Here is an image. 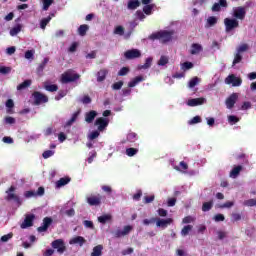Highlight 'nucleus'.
<instances>
[{
	"label": "nucleus",
	"instance_id": "nucleus-49",
	"mask_svg": "<svg viewBox=\"0 0 256 256\" xmlns=\"http://www.w3.org/2000/svg\"><path fill=\"white\" fill-rule=\"evenodd\" d=\"M124 85V82L123 81H118V82H115L114 84H112V89L114 91H119Z\"/></svg>",
	"mask_w": 256,
	"mask_h": 256
},
{
	"label": "nucleus",
	"instance_id": "nucleus-14",
	"mask_svg": "<svg viewBox=\"0 0 256 256\" xmlns=\"http://www.w3.org/2000/svg\"><path fill=\"white\" fill-rule=\"evenodd\" d=\"M125 59H139L141 57V51L139 49H131L124 53Z\"/></svg>",
	"mask_w": 256,
	"mask_h": 256
},
{
	"label": "nucleus",
	"instance_id": "nucleus-9",
	"mask_svg": "<svg viewBox=\"0 0 256 256\" xmlns=\"http://www.w3.org/2000/svg\"><path fill=\"white\" fill-rule=\"evenodd\" d=\"M53 224V218L45 217L43 219L42 225L37 228L38 233H45L49 227Z\"/></svg>",
	"mask_w": 256,
	"mask_h": 256
},
{
	"label": "nucleus",
	"instance_id": "nucleus-55",
	"mask_svg": "<svg viewBox=\"0 0 256 256\" xmlns=\"http://www.w3.org/2000/svg\"><path fill=\"white\" fill-rule=\"evenodd\" d=\"M66 95H67V92L65 90H60L58 94L55 96V100L61 101V99H63V97H65Z\"/></svg>",
	"mask_w": 256,
	"mask_h": 256
},
{
	"label": "nucleus",
	"instance_id": "nucleus-57",
	"mask_svg": "<svg viewBox=\"0 0 256 256\" xmlns=\"http://www.w3.org/2000/svg\"><path fill=\"white\" fill-rule=\"evenodd\" d=\"M249 50V45L247 44H241L238 49H237V53H245V51Z\"/></svg>",
	"mask_w": 256,
	"mask_h": 256
},
{
	"label": "nucleus",
	"instance_id": "nucleus-4",
	"mask_svg": "<svg viewBox=\"0 0 256 256\" xmlns=\"http://www.w3.org/2000/svg\"><path fill=\"white\" fill-rule=\"evenodd\" d=\"M32 97L34 99V105H41L42 103H49V97H47V95H45L39 91L33 92Z\"/></svg>",
	"mask_w": 256,
	"mask_h": 256
},
{
	"label": "nucleus",
	"instance_id": "nucleus-39",
	"mask_svg": "<svg viewBox=\"0 0 256 256\" xmlns=\"http://www.w3.org/2000/svg\"><path fill=\"white\" fill-rule=\"evenodd\" d=\"M137 153H139V149H137V148H127L126 149V155L128 157H135V155H137Z\"/></svg>",
	"mask_w": 256,
	"mask_h": 256
},
{
	"label": "nucleus",
	"instance_id": "nucleus-12",
	"mask_svg": "<svg viewBox=\"0 0 256 256\" xmlns=\"http://www.w3.org/2000/svg\"><path fill=\"white\" fill-rule=\"evenodd\" d=\"M101 199H102L101 194L91 195V196L87 197V203L91 207H97V206L101 205Z\"/></svg>",
	"mask_w": 256,
	"mask_h": 256
},
{
	"label": "nucleus",
	"instance_id": "nucleus-51",
	"mask_svg": "<svg viewBox=\"0 0 256 256\" xmlns=\"http://www.w3.org/2000/svg\"><path fill=\"white\" fill-rule=\"evenodd\" d=\"M99 130H95V131H92L89 136H88V139H90V141H93L95 139H97V137H99L100 133Z\"/></svg>",
	"mask_w": 256,
	"mask_h": 256
},
{
	"label": "nucleus",
	"instance_id": "nucleus-23",
	"mask_svg": "<svg viewBox=\"0 0 256 256\" xmlns=\"http://www.w3.org/2000/svg\"><path fill=\"white\" fill-rule=\"evenodd\" d=\"M95 117H97V111L91 110L90 112L86 113L85 121L86 123H93L95 121Z\"/></svg>",
	"mask_w": 256,
	"mask_h": 256
},
{
	"label": "nucleus",
	"instance_id": "nucleus-3",
	"mask_svg": "<svg viewBox=\"0 0 256 256\" xmlns=\"http://www.w3.org/2000/svg\"><path fill=\"white\" fill-rule=\"evenodd\" d=\"M224 25L226 33H231L233 29H237V27H239V21L235 18H225Z\"/></svg>",
	"mask_w": 256,
	"mask_h": 256
},
{
	"label": "nucleus",
	"instance_id": "nucleus-44",
	"mask_svg": "<svg viewBox=\"0 0 256 256\" xmlns=\"http://www.w3.org/2000/svg\"><path fill=\"white\" fill-rule=\"evenodd\" d=\"M241 61H243V56L241 55V53L237 52L232 62V65H237L238 63H241Z\"/></svg>",
	"mask_w": 256,
	"mask_h": 256
},
{
	"label": "nucleus",
	"instance_id": "nucleus-28",
	"mask_svg": "<svg viewBox=\"0 0 256 256\" xmlns=\"http://www.w3.org/2000/svg\"><path fill=\"white\" fill-rule=\"evenodd\" d=\"M215 25H217V17L215 16L208 17L205 28L209 29V27H215Z\"/></svg>",
	"mask_w": 256,
	"mask_h": 256
},
{
	"label": "nucleus",
	"instance_id": "nucleus-24",
	"mask_svg": "<svg viewBox=\"0 0 256 256\" xmlns=\"http://www.w3.org/2000/svg\"><path fill=\"white\" fill-rule=\"evenodd\" d=\"M69 183H71V178L63 177L56 182V187L60 189V187H65V185H68Z\"/></svg>",
	"mask_w": 256,
	"mask_h": 256
},
{
	"label": "nucleus",
	"instance_id": "nucleus-61",
	"mask_svg": "<svg viewBox=\"0 0 256 256\" xmlns=\"http://www.w3.org/2000/svg\"><path fill=\"white\" fill-rule=\"evenodd\" d=\"M0 73L2 75H7L8 73H11V67L1 66L0 67Z\"/></svg>",
	"mask_w": 256,
	"mask_h": 256
},
{
	"label": "nucleus",
	"instance_id": "nucleus-7",
	"mask_svg": "<svg viewBox=\"0 0 256 256\" xmlns=\"http://www.w3.org/2000/svg\"><path fill=\"white\" fill-rule=\"evenodd\" d=\"M246 15L247 10L243 6H238L233 10V17H235V19H239L240 21H243Z\"/></svg>",
	"mask_w": 256,
	"mask_h": 256
},
{
	"label": "nucleus",
	"instance_id": "nucleus-59",
	"mask_svg": "<svg viewBox=\"0 0 256 256\" xmlns=\"http://www.w3.org/2000/svg\"><path fill=\"white\" fill-rule=\"evenodd\" d=\"M83 225H84V227H86V229H94L95 228L93 221L84 220Z\"/></svg>",
	"mask_w": 256,
	"mask_h": 256
},
{
	"label": "nucleus",
	"instance_id": "nucleus-33",
	"mask_svg": "<svg viewBox=\"0 0 256 256\" xmlns=\"http://www.w3.org/2000/svg\"><path fill=\"white\" fill-rule=\"evenodd\" d=\"M44 89L50 93H55V91H59V86L56 84H45Z\"/></svg>",
	"mask_w": 256,
	"mask_h": 256
},
{
	"label": "nucleus",
	"instance_id": "nucleus-10",
	"mask_svg": "<svg viewBox=\"0 0 256 256\" xmlns=\"http://www.w3.org/2000/svg\"><path fill=\"white\" fill-rule=\"evenodd\" d=\"M43 195H45V188L44 187H39L37 192L33 191V190H29L26 191L24 193V197H26V199H29L31 197H43Z\"/></svg>",
	"mask_w": 256,
	"mask_h": 256
},
{
	"label": "nucleus",
	"instance_id": "nucleus-52",
	"mask_svg": "<svg viewBox=\"0 0 256 256\" xmlns=\"http://www.w3.org/2000/svg\"><path fill=\"white\" fill-rule=\"evenodd\" d=\"M4 123H6V125H15L16 120L11 116H6L4 119Z\"/></svg>",
	"mask_w": 256,
	"mask_h": 256
},
{
	"label": "nucleus",
	"instance_id": "nucleus-21",
	"mask_svg": "<svg viewBox=\"0 0 256 256\" xmlns=\"http://www.w3.org/2000/svg\"><path fill=\"white\" fill-rule=\"evenodd\" d=\"M84 243L85 238L83 236H76L70 240V245H80V247H83Z\"/></svg>",
	"mask_w": 256,
	"mask_h": 256
},
{
	"label": "nucleus",
	"instance_id": "nucleus-6",
	"mask_svg": "<svg viewBox=\"0 0 256 256\" xmlns=\"http://www.w3.org/2000/svg\"><path fill=\"white\" fill-rule=\"evenodd\" d=\"M79 74H71L69 72H64L61 75V83H73L79 79Z\"/></svg>",
	"mask_w": 256,
	"mask_h": 256
},
{
	"label": "nucleus",
	"instance_id": "nucleus-48",
	"mask_svg": "<svg viewBox=\"0 0 256 256\" xmlns=\"http://www.w3.org/2000/svg\"><path fill=\"white\" fill-rule=\"evenodd\" d=\"M228 122L230 123V125H235V123H239V117L235 115H230L228 116Z\"/></svg>",
	"mask_w": 256,
	"mask_h": 256
},
{
	"label": "nucleus",
	"instance_id": "nucleus-53",
	"mask_svg": "<svg viewBox=\"0 0 256 256\" xmlns=\"http://www.w3.org/2000/svg\"><path fill=\"white\" fill-rule=\"evenodd\" d=\"M202 119L201 116H195L191 120H189L190 125H197V123H201Z\"/></svg>",
	"mask_w": 256,
	"mask_h": 256
},
{
	"label": "nucleus",
	"instance_id": "nucleus-42",
	"mask_svg": "<svg viewBox=\"0 0 256 256\" xmlns=\"http://www.w3.org/2000/svg\"><path fill=\"white\" fill-rule=\"evenodd\" d=\"M167 63H169V58L167 56H161L157 64L160 67H165V65H167Z\"/></svg>",
	"mask_w": 256,
	"mask_h": 256
},
{
	"label": "nucleus",
	"instance_id": "nucleus-26",
	"mask_svg": "<svg viewBox=\"0 0 256 256\" xmlns=\"http://www.w3.org/2000/svg\"><path fill=\"white\" fill-rule=\"evenodd\" d=\"M47 63H49V58H44L43 62H41L36 70L37 75H43V71L45 67H47Z\"/></svg>",
	"mask_w": 256,
	"mask_h": 256
},
{
	"label": "nucleus",
	"instance_id": "nucleus-64",
	"mask_svg": "<svg viewBox=\"0 0 256 256\" xmlns=\"http://www.w3.org/2000/svg\"><path fill=\"white\" fill-rule=\"evenodd\" d=\"M231 221L233 223H235L237 221H241V214H239V213H232Z\"/></svg>",
	"mask_w": 256,
	"mask_h": 256
},
{
	"label": "nucleus",
	"instance_id": "nucleus-31",
	"mask_svg": "<svg viewBox=\"0 0 256 256\" xmlns=\"http://www.w3.org/2000/svg\"><path fill=\"white\" fill-rule=\"evenodd\" d=\"M152 64H153V58L148 57L143 65L138 66V69L139 71H141L142 69H149Z\"/></svg>",
	"mask_w": 256,
	"mask_h": 256
},
{
	"label": "nucleus",
	"instance_id": "nucleus-2",
	"mask_svg": "<svg viewBox=\"0 0 256 256\" xmlns=\"http://www.w3.org/2000/svg\"><path fill=\"white\" fill-rule=\"evenodd\" d=\"M15 191V186H11L7 191V196L5 197L6 201H15V203H17L18 206L22 205V201L21 198L14 193Z\"/></svg>",
	"mask_w": 256,
	"mask_h": 256
},
{
	"label": "nucleus",
	"instance_id": "nucleus-27",
	"mask_svg": "<svg viewBox=\"0 0 256 256\" xmlns=\"http://www.w3.org/2000/svg\"><path fill=\"white\" fill-rule=\"evenodd\" d=\"M53 17H55V14H51L46 18H43L40 21V29H45L47 27V25H49V23L51 22V19H53Z\"/></svg>",
	"mask_w": 256,
	"mask_h": 256
},
{
	"label": "nucleus",
	"instance_id": "nucleus-11",
	"mask_svg": "<svg viewBox=\"0 0 256 256\" xmlns=\"http://www.w3.org/2000/svg\"><path fill=\"white\" fill-rule=\"evenodd\" d=\"M53 249H57L58 253L63 254L67 247L65 246V242L61 239L54 240L52 242Z\"/></svg>",
	"mask_w": 256,
	"mask_h": 256
},
{
	"label": "nucleus",
	"instance_id": "nucleus-46",
	"mask_svg": "<svg viewBox=\"0 0 256 256\" xmlns=\"http://www.w3.org/2000/svg\"><path fill=\"white\" fill-rule=\"evenodd\" d=\"M98 221L99 223H102L103 225H105L107 221H111V217L109 215H102L98 217Z\"/></svg>",
	"mask_w": 256,
	"mask_h": 256
},
{
	"label": "nucleus",
	"instance_id": "nucleus-60",
	"mask_svg": "<svg viewBox=\"0 0 256 256\" xmlns=\"http://www.w3.org/2000/svg\"><path fill=\"white\" fill-rule=\"evenodd\" d=\"M79 47L78 42H73L71 46L68 48L69 53H75L77 51V48Z\"/></svg>",
	"mask_w": 256,
	"mask_h": 256
},
{
	"label": "nucleus",
	"instance_id": "nucleus-16",
	"mask_svg": "<svg viewBox=\"0 0 256 256\" xmlns=\"http://www.w3.org/2000/svg\"><path fill=\"white\" fill-rule=\"evenodd\" d=\"M237 99H239V95L237 93L231 94L226 99V107H227V109H233V107H235V104L237 103Z\"/></svg>",
	"mask_w": 256,
	"mask_h": 256
},
{
	"label": "nucleus",
	"instance_id": "nucleus-1",
	"mask_svg": "<svg viewBox=\"0 0 256 256\" xmlns=\"http://www.w3.org/2000/svg\"><path fill=\"white\" fill-rule=\"evenodd\" d=\"M149 39H151V41H155V39H158V41H160L161 43H169V41L173 39V31H167V30L158 31V32L152 33L149 36Z\"/></svg>",
	"mask_w": 256,
	"mask_h": 256
},
{
	"label": "nucleus",
	"instance_id": "nucleus-17",
	"mask_svg": "<svg viewBox=\"0 0 256 256\" xmlns=\"http://www.w3.org/2000/svg\"><path fill=\"white\" fill-rule=\"evenodd\" d=\"M205 101H207L205 98L200 97V98H192L189 99L187 102V105L189 107H197L199 105H203L205 103Z\"/></svg>",
	"mask_w": 256,
	"mask_h": 256
},
{
	"label": "nucleus",
	"instance_id": "nucleus-37",
	"mask_svg": "<svg viewBox=\"0 0 256 256\" xmlns=\"http://www.w3.org/2000/svg\"><path fill=\"white\" fill-rule=\"evenodd\" d=\"M199 81H201L199 77L197 76L193 77L188 83L189 89H193V87H196V85H199Z\"/></svg>",
	"mask_w": 256,
	"mask_h": 256
},
{
	"label": "nucleus",
	"instance_id": "nucleus-30",
	"mask_svg": "<svg viewBox=\"0 0 256 256\" xmlns=\"http://www.w3.org/2000/svg\"><path fill=\"white\" fill-rule=\"evenodd\" d=\"M103 255V245L99 244L93 248L91 256H101Z\"/></svg>",
	"mask_w": 256,
	"mask_h": 256
},
{
	"label": "nucleus",
	"instance_id": "nucleus-25",
	"mask_svg": "<svg viewBox=\"0 0 256 256\" xmlns=\"http://www.w3.org/2000/svg\"><path fill=\"white\" fill-rule=\"evenodd\" d=\"M145 81L143 76H136L133 80L128 83V87L133 88L139 85V83Z\"/></svg>",
	"mask_w": 256,
	"mask_h": 256
},
{
	"label": "nucleus",
	"instance_id": "nucleus-35",
	"mask_svg": "<svg viewBox=\"0 0 256 256\" xmlns=\"http://www.w3.org/2000/svg\"><path fill=\"white\" fill-rule=\"evenodd\" d=\"M140 5H141V2H139V0H130L128 2V9L135 10Z\"/></svg>",
	"mask_w": 256,
	"mask_h": 256
},
{
	"label": "nucleus",
	"instance_id": "nucleus-62",
	"mask_svg": "<svg viewBox=\"0 0 256 256\" xmlns=\"http://www.w3.org/2000/svg\"><path fill=\"white\" fill-rule=\"evenodd\" d=\"M35 55V50H27L25 52V59H33Z\"/></svg>",
	"mask_w": 256,
	"mask_h": 256
},
{
	"label": "nucleus",
	"instance_id": "nucleus-41",
	"mask_svg": "<svg viewBox=\"0 0 256 256\" xmlns=\"http://www.w3.org/2000/svg\"><path fill=\"white\" fill-rule=\"evenodd\" d=\"M233 205H235V202L233 201H227L224 204H220L218 205L219 209H231V207H233Z\"/></svg>",
	"mask_w": 256,
	"mask_h": 256
},
{
	"label": "nucleus",
	"instance_id": "nucleus-50",
	"mask_svg": "<svg viewBox=\"0 0 256 256\" xmlns=\"http://www.w3.org/2000/svg\"><path fill=\"white\" fill-rule=\"evenodd\" d=\"M245 207H256V199H248L244 201Z\"/></svg>",
	"mask_w": 256,
	"mask_h": 256
},
{
	"label": "nucleus",
	"instance_id": "nucleus-13",
	"mask_svg": "<svg viewBox=\"0 0 256 256\" xmlns=\"http://www.w3.org/2000/svg\"><path fill=\"white\" fill-rule=\"evenodd\" d=\"M33 221H35V214L26 215L24 221L21 223V229H27L28 227H33Z\"/></svg>",
	"mask_w": 256,
	"mask_h": 256
},
{
	"label": "nucleus",
	"instance_id": "nucleus-47",
	"mask_svg": "<svg viewBox=\"0 0 256 256\" xmlns=\"http://www.w3.org/2000/svg\"><path fill=\"white\" fill-rule=\"evenodd\" d=\"M43 2V11H49L50 5H53V0H42Z\"/></svg>",
	"mask_w": 256,
	"mask_h": 256
},
{
	"label": "nucleus",
	"instance_id": "nucleus-45",
	"mask_svg": "<svg viewBox=\"0 0 256 256\" xmlns=\"http://www.w3.org/2000/svg\"><path fill=\"white\" fill-rule=\"evenodd\" d=\"M153 4H149V5H145L143 7V13H145V15H151V12L153 11Z\"/></svg>",
	"mask_w": 256,
	"mask_h": 256
},
{
	"label": "nucleus",
	"instance_id": "nucleus-40",
	"mask_svg": "<svg viewBox=\"0 0 256 256\" xmlns=\"http://www.w3.org/2000/svg\"><path fill=\"white\" fill-rule=\"evenodd\" d=\"M6 107H7V113H13V107H15V102H13V99H8L6 101Z\"/></svg>",
	"mask_w": 256,
	"mask_h": 256
},
{
	"label": "nucleus",
	"instance_id": "nucleus-36",
	"mask_svg": "<svg viewBox=\"0 0 256 256\" xmlns=\"http://www.w3.org/2000/svg\"><path fill=\"white\" fill-rule=\"evenodd\" d=\"M27 87H31V80H25L21 84L17 86L18 91H23V89H27Z\"/></svg>",
	"mask_w": 256,
	"mask_h": 256
},
{
	"label": "nucleus",
	"instance_id": "nucleus-54",
	"mask_svg": "<svg viewBox=\"0 0 256 256\" xmlns=\"http://www.w3.org/2000/svg\"><path fill=\"white\" fill-rule=\"evenodd\" d=\"M114 33L120 36L125 35V28H123V26H117L114 30Z\"/></svg>",
	"mask_w": 256,
	"mask_h": 256
},
{
	"label": "nucleus",
	"instance_id": "nucleus-5",
	"mask_svg": "<svg viewBox=\"0 0 256 256\" xmlns=\"http://www.w3.org/2000/svg\"><path fill=\"white\" fill-rule=\"evenodd\" d=\"M226 85H232V87H241V84L243 83V80L235 74H230L225 78Z\"/></svg>",
	"mask_w": 256,
	"mask_h": 256
},
{
	"label": "nucleus",
	"instance_id": "nucleus-20",
	"mask_svg": "<svg viewBox=\"0 0 256 256\" xmlns=\"http://www.w3.org/2000/svg\"><path fill=\"white\" fill-rule=\"evenodd\" d=\"M201 51H203V46H201V44L198 43H193L191 45L190 55H199Z\"/></svg>",
	"mask_w": 256,
	"mask_h": 256
},
{
	"label": "nucleus",
	"instance_id": "nucleus-29",
	"mask_svg": "<svg viewBox=\"0 0 256 256\" xmlns=\"http://www.w3.org/2000/svg\"><path fill=\"white\" fill-rule=\"evenodd\" d=\"M87 31H89V25L82 24L78 28V35H80V37H85V35H87Z\"/></svg>",
	"mask_w": 256,
	"mask_h": 256
},
{
	"label": "nucleus",
	"instance_id": "nucleus-56",
	"mask_svg": "<svg viewBox=\"0 0 256 256\" xmlns=\"http://www.w3.org/2000/svg\"><path fill=\"white\" fill-rule=\"evenodd\" d=\"M128 73H129V68L128 67H122L118 72V76L119 77H125V75H127Z\"/></svg>",
	"mask_w": 256,
	"mask_h": 256
},
{
	"label": "nucleus",
	"instance_id": "nucleus-63",
	"mask_svg": "<svg viewBox=\"0 0 256 256\" xmlns=\"http://www.w3.org/2000/svg\"><path fill=\"white\" fill-rule=\"evenodd\" d=\"M251 107H252L251 102L246 101V102H244V103L242 104L241 110H242V111H247L248 109H251Z\"/></svg>",
	"mask_w": 256,
	"mask_h": 256
},
{
	"label": "nucleus",
	"instance_id": "nucleus-8",
	"mask_svg": "<svg viewBox=\"0 0 256 256\" xmlns=\"http://www.w3.org/2000/svg\"><path fill=\"white\" fill-rule=\"evenodd\" d=\"M94 125L98 127V131L103 132L109 126V120L104 117L97 118Z\"/></svg>",
	"mask_w": 256,
	"mask_h": 256
},
{
	"label": "nucleus",
	"instance_id": "nucleus-38",
	"mask_svg": "<svg viewBox=\"0 0 256 256\" xmlns=\"http://www.w3.org/2000/svg\"><path fill=\"white\" fill-rule=\"evenodd\" d=\"M193 231V226L192 225H186L182 228L181 230V235L182 237H187L189 235V232Z\"/></svg>",
	"mask_w": 256,
	"mask_h": 256
},
{
	"label": "nucleus",
	"instance_id": "nucleus-19",
	"mask_svg": "<svg viewBox=\"0 0 256 256\" xmlns=\"http://www.w3.org/2000/svg\"><path fill=\"white\" fill-rule=\"evenodd\" d=\"M109 74V70L106 68L101 69L100 71L97 72V81L98 83H103L105 79H107V75Z\"/></svg>",
	"mask_w": 256,
	"mask_h": 256
},
{
	"label": "nucleus",
	"instance_id": "nucleus-15",
	"mask_svg": "<svg viewBox=\"0 0 256 256\" xmlns=\"http://www.w3.org/2000/svg\"><path fill=\"white\" fill-rule=\"evenodd\" d=\"M132 231H133V226L127 225V226H124L123 230H116L114 233V237H116V239H119L121 237H125V235H129V233Z\"/></svg>",
	"mask_w": 256,
	"mask_h": 256
},
{
	"label": "nucleus",
	"instance_id": "nucleus-22",
	"mask_svg": "<svg viewBox=\"0 0 256 256\" xmlns=\"http://www.w3.org/2000/svg\"><path fill=\"white\" fill-rule=\"evenodd\" d=\"M241 171H243V166L238 165L236 167H234L231 171H230V177L232 179H237V177H239V173H241Z\"/></svg>",
	"mask_w": 256,
	"mask_h": 256
},
{
	"label": "nucleus",
	"instance_id": "nucleus-58",
	"mask_svg": "<svg viewBox=\"0 0 256 256\" xmlns=\"http://www.w3.org/2000/svg\"><path fill=\"white\" fill-rule=\"evenodd\" d=\"M53 155H55V152H54V151H52V150H46V151L43 152L42 157H43L44 159H49V157H53Z\"/></svg>",
	"mask_w": 256,
	"mask_h": 256
},
{
	"label": "nucleus",
	"instance_id": "nucleus-32",
	"mask_svg": "<svg viewBox=\"0 0 256 256\" xmlns=\"http://www.w3.org/2000/svg\"><path fill=\"white\" fill-rule=\"evenodd\" d=\"M213 209V200H210L208 202H204L202 204V211L204 213H207V211H211Z\"/></svg>",
	"mask_w": 256,
	"mask_h": 256
},
{
	"label": "nucleus",
	"instance_id": "nucleus-18",
	"mask_svg": "<svg viewBox=\"0 0 256 256\" xmlns=\"http://www.w3.org/2000/svg\"><path fill=\"white\" fill-rule=\"evenodd\" d=\"M171 223H173L172 218H167V219L156 218V226L161 227L162 229L167 228V226L171 225Z\"/></svg>",
	"mask_w": 256,
	"mask_h": 256
},
{
	"label": "nucleus",
	"instance_id": "nucleus-34",
	"mask_svg": "<svg viewBox=\"0 0 256 256\" xmlns=\"http://www.w3.org/2000/svg\"><path fill=\"white\" fill-rule=\"evenodd\" d=\"M21 29H23V26L21 24H18L16 26H14L11 30H10V35L11 37H15V35H17L18 33H21Z\"/></svg>",
	"mask_w": 256,
	"mask_h": 256
},
{
	"label": "nucleus",
	"instance_id": "nucleus-43",
	"mask_svg": "<svg viewBox=\"0 0 256 256\" xmlns=\"http://www.w3.org/2000/svg\"><path fill=\"white\" fill-rule=\"evenodd\" d=\"M127 141H129L130 143H135V141H137V133L135 132L128 133Z\"/></svg>",
	"mask_w": 256,
	"mask_h": 256
}]
</instances>
